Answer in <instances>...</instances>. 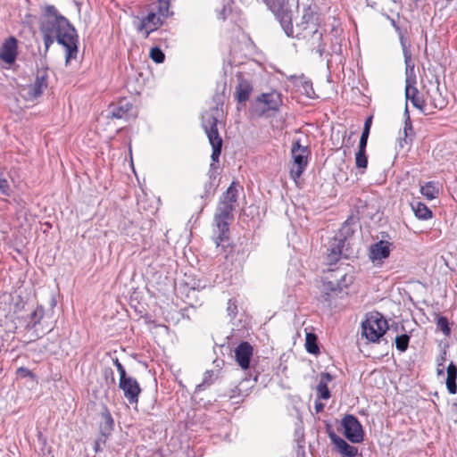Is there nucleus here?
Returning a JSON list of instances; mask_svg holds the SVG:
<instances>
[{
	"mask_svg": "<svg viewBox=\"0 0 457 457\" xmlns=\"http://www.w3.org/2000/svg\"><path fill=\"white\" fill-rule=\"evenodd\" d=\"M317 391L319 393V396L321 399L327 400L330 397V393L325 381H320L319 385L317 386Z\"/></svg>",
	"mask_w": 457,
	"mask_h": 457,
	"instance_id": "38",
	"label": "nucleus"
},
{
	"mask_svg": "<svg viewBox=\"0 0 457 457\" xmlns=\"http://www.w3.org/2000/svg\"><path fill=\"white\" fill-rule=\"evenodd\" d=\"M352 282L345 270L336 269L329 270L323 281L322 297L324 301L330 303L331 300L341 294Z\"/></svg>",
	"mask_w": 457,
	"mask_h": 457,
	"instance_id": "4",
	"label": "nucleus"
},
{
	"mask_svg": "<svg viewBox=\"0 0 457 457\" xmlns=\"http://www.w3.org/2000/svg\"><path fill=\"white\" fill-rule=\"evenodd\" d=\"M404 63H405V85L407 84H416V74H415V64L411 59V53L405 54Z\"/></svg>",
	"mask_w": 457,
	"mask_h": 457,
	"instance_id": "24",
	"label": "nucleus"
},
{
	"mask_svg": "<svg viewBox=\"0 0 457 457\" xmlns=\"http://www.w3.org/2000/svg\"><path fill=\"white\" fill-rule=\"evenodd\" d=\"M303 22L301 24H297V28H301L303 24L305 26L303 27V31H306L303 37H305L307 35H315L318 32V28L315 22L312 21L313 15L311 12H306L303 15Z\"/></svg>",
	"mask_w": 457,
	"mask_h": 457,
	"instance_id": "25",
	"label": "nucleus"
},
{
	"mask_svg": "<svg viewBox=\"0 0 457 457\" xmlns=\"http://www.w3.org/2000/svg\"><path fill=\"white\" fill-rule=\"evenodd\" d=\"M351 234L348 222L346 221L340 230V237H334L327 249L328 260L330 263L337 262L344 254L343 249L345 245L346 237Z\"/></svg>",
	"mask_w": 457,
	"mask_h": 457,
	"instance_id": "9",
	"label": "nucleus"
},
{
	"mask_svg": "<svg viewBox=\"0 0 457 457\" xmlns=\"http://www.w3.org/2000/svg\"><path fill=\"white\" fill-rule=\"evenodd\" d=\"M219 17L220 19H223V20L226 19V17H227V8L225 6L223 7L222 11L220 12Z\"/></svg>",
	"mask_w": 457,
	"mask_h": 457,
	"instance_id": "49",
	"label": "nucleus"
},
{
	"mask_svg": "<svg viewBox=\"0 0 457 457\" xmlns=\"http://www.w3.org/2000/svg\"><path fill=\"white\" fill-rule=\"evenodd\" d=\"M321 380H322V381H325V382H327V381H330V380H331V376H330V374H328V373H322V375H321Z\"/></svg>",
	"mask_w": 457,
	"mask_h": 457,
	"instance_id": "48",
	"label": "nucleus"
},
{
	"mask_svg": "<svg viewBox=\"0 0 457 457\" xmlns=\"http://www.w3.org/2000/svg\"><path fill=\"white\" fill-rule=\"evenodd\" d=\"M355 164L359 169H366L368 165V157L366 152L358 151L355 154Z\"/></svg>",
	"mask_w": 457,
	"mask_h": 457,
	"instance_id": "35",
	"label": "nucleus"
},
{
	"mask_svg": "<svg viewBox=\"0 0 457 457\" xmlns=\"http://www.w3.org/2000/svg\"><path fill=\"white\" fill-rule=\"evenodd\" d=\"M331 442L336 446L338 453L345 457H355L358 454V448L349 445L345 439L335 433L329 434Z\"/></svg>",
	"mask_w": 457,
	"mask_h": 457,
	"instance_id": "17",
	"label": "nucleus"
},
{
	"mask_svg": "<svg viewBox=\"0 0 457 457\" xmlns=\"http://www.w3.org/2000/svg\"><path fill=\"white\" fill-rule=\"evenodd\" d=\"M217 109H212L209 112H206L202 117V125L204 129V132L207 135L210 145L212 148V153L211 155L212 162L210 164L209 170V179L212 181L216 178V162H219L220 155L222 150V138L220 137L217 123L218 120L216 117Z\"/></svg>",
	"mask_w": 457,
	"mask_h": 457,
	"instance_id": "2",
	"label": "nucleus"
},
{
	"mask_svg": "<svg viewBox=\"0 0 457 457\" xmlns=\"http://www.w3.org/2000/svg\"><path fill=\"white\" fill-rule=\"evenodd\" d=\"M227 312L232 319L236 317V314L237 312V306L236 303L234 301H232L231 299L228 300V302Z\"/></svg>",
	"mask_w": 457,
	"mask_h": 457,
	"instance_id": "42",
	"label": "nucleus"
},
{
	"mask_svg": "<svg viewBox=\"0 0 457 457\" xmlns=\"http://www.w3.org/2000/svg\"><path fill=\"white\" fill-rule=\"evenodd\" d=\"M213 376H214L213 370L205 371L204 374L203 381H202V383H200L196 386L195 391L204 390L207 386L212 385L213 383Z\"/></svg>",
	"mask_w": 457,
	"mask_h": 457,
	"instance_id": "31",
	"label": "nucleus"
},
{
	"mask_svg": "<svg viewBox=\"0 0 457 457\" xmlns=\"http://www.w3.org/2000/svg\"><path fill=\"white\" fill-rule=\"evenodd\" d=\"M426 100H428V107L442 110L447 105V100L444 97L436 88L432 94H428ZM428 111L432 112V110L428 108Z\"/></svg>",
	"mask_w": 457,
	"mask_h": 457,
	"instance_id": "21",
	"label": "nucleus"
},
{
	"mask_svg": "<svg viewBox=\"0 0 457 457\" xmlns=\"http://www.w3.org/2000/svg\"><path fill=\"white\" fill-rule=\"evenodd\" d=\"M405 97L421 112L425 114L430 113V111H428V100L422 99L419 96V91L415 87V84L405 85Z\"/></svg>",
	"mask_w": 457,
	"mask_h": 457,
	"instance_id": "15",
	"label": "nucleus"
},
{
	"mask_svg": "<svg viewBox=\"0 0 457 457\" xmlns=\"http://www.w3.org/2000/svg\"><path fill=\"white\" fill-rule=\"evenodd\" d=\"M317 52L319 53L320 56H321L322 55V52H323V48L319 46L318 49H317Z\"/></svg>",
	"mask_w": 457,
	"mask_h": 457,
	"instance_id": "53",
	"label": "nucleus"
},
{
	"mask_svg": "<svg viewBox=\"0 0 457 457\" xmlns=\"http://www.w3.org/2000/svg\"><path fill=\"white\" fill-rule=\"evenodd\" d=\"M207 187H209V188H211V187H212V182H210V183H209V185H207V184H205V185H204V187H205V189H206V190H207Z\"/></svg>",
	"mask_w": 457,
	"mask_h": 457,
	"instance_id": "54",
	"label": "nucleus"
},
{
	"mask_svg": "<svg viewBox=\"0 0 457 457\" xmlns=\"http://www.w3.org/2000/svg\"><path fill=\"white\" fill-rule=\"evenodd\" d=\"M342 427L344 428V436L353 444H359L363 441L364 432L362 426L358 419L347 414L342 419Z\"/></svg>",
	"mask_w": 457,
	"mask_h": 457,
	"instance_id": "7",
	"label": "nucleus"
},
{
	"mask_svg": "<svg viewBox=\"0 0 457 457\" xmlns=\"http://www.w3.org/2000/svg\"><path fill=\"white\" fill-rule=\"evenodd\" d=\"M253 91V85L251 82L242 76H238V84L235 89L236 100L242 104L245 103Z\"/></svg>",
	"mask_w": 457,
	"mask_h": 457,
	"instance_id": "19",
	"label": "nucleus"
},
{
	"mask_svg": "<svg viewBox=\"0 0 457 457\" xmlns=\"http://www.w3.org/2000/svg\"><path fill=\"white\" fill-rule=\"evenodd\" d=\"M234 209L227 204L219 203L214 215V223L217 228L214 242L218 248L224 251L225 258H228V253L232 250L228 238V226L229 221L233 219Z\"/></svg>",
	"mask_w": 457,
	"mask_h": 457,
	"instance_id": "3",
	"label": "nucleus"
},
{
	"mask_svg": "<svg viewBox=\"0 0 457 457\" xmlns=\"http://www.w3.org/2000/svg\"><path fill=\"white\" fill-rule=\"evenodd\" d=\"M398 35H399L400 44H401V46H402V49H403V54L404 55L405 53H406V54H411V51L409 49L410 46L407 44L406 37H404V35L403 34L402 31L398 32Z\"/></svg>",
	"mask_w": 457,
	"mask_h": 457,
	"instance_id": "41",
	"label": "nucleus"
},
{
	"mask_svg": "<svg viewBox=\"0 0 457 457\" xmlns=\"http://www.w3.org/2000/svg\"><path fill=\"white\" fill-rule=\"evenodd\" d=\"M445 360V357H444V356H442V357H441V361H441V362H438V364H437V366H438V367H437V375H438V376L444 373V371H443V368L441 369L440 367H441V366H443V361H444Z\"/></svg>",
	"mask_w": 457,
	"mask_h": 457,
	"instance_id": "47",
	"label": "nucleus"
},
{
	"mask_svg": "<svg viewBox=\"0 0 457 457\" xmlns=\"http://www.w3.org/2000/svg\"><path fill=\"white\" fill-rule=\"evenodd\" d=\"M370 135V129H363L361 137L368 139Z\"/></svg>",
	"mask_w": 457,
	"mask_h": 457,
	"instance_id": "50",
	"label": "nucleus"
},
{
	"mask_svg": "<svg viewBox=\"0 0 457 457\" xmlns=\"http://www.w3.org/2000/svg\"><path fill=\"white\" fill-rule=\"evenodd\" d=\"M161 25V18L155 12H151L141 21L137 29L145 32V37H147L151 32L157 29Z\"/></svg>",
	"mask_w": 457,
	"mask_h": 457,
	"instance_id": "18",
	"label": "nucleus"
},
{
	"mask_svg": "<svg viewBox=\"0 0 457 457\" xmlns=\"http://www.w3.org/2000/svg\"><path fill=\"white\" fill-rule=\"evenodd\" d=\"M411 207L415 216L420 220H428L432 217V212L421 202L411 204Z\"/></svg>",
	"mask_w": 457,
	"mask_h": 457,
	"instance_id": "28",
	"label": "nucleus"
},
{
	"mask_svg": "<svg viewBox=\"0 0 457 457\" xmlns=\"http://www.w3.org/2000/svg\"><path fill=\"white\" fill-rule=\"evenodd\" d=\"M391 23H392V26L395 29V30H396L397 32H400V31H401V29H400L399 26H397V24L395 23V21L394 20H392Z\"/></svg>",
	"mask_w": 457,
	"mask_h": 457,
	"instance_id": "51",
	"label": "nucleus"
},
{
	"mask_svg": "<svg viewBox=\"0 0 457 457\" xmlns=\"http://www.w3.org/2000/svg\"><path fill=\"white\" fill-rule=\"evenodd\" d=\"M40 31L43 35L45 53L53 45L54 40L65 48V62L70 64L78 54V36L74 27L65 17L58 20H41Z\"/></svg>",
	"mask_w": 457,
	"mask_h": 457,
	"instance_id": "1",
	"label": "nucleus"
},
{
	"mask_svg": "<svg viewBox=\"0 0 457 457\" xmlns=\"http://www.w3.org/2000/svg\"><path fill=\"white\" fill-rule=\"evenodd\" d=\"M410 337L407 334H402L395 337V347L400 352H405L408 348Z\"/></svg>",
	"mask_w": 457,
	"mask_h": 457,
	"instance_id": "32",
	"label": "nucleus"
},
{
	"mask_svg": "<svg viewBox=\"0 0 457 457\" xmlns=\"http://www.w3.org/2000/svg\"><path fill=\"white\" fill-rule=\"evenodd\" d=\"M17 56V39L10 37L0 48V60L8 65H12Z\"/></svg>",
	"mask_w": 457,
	"mask_h": 457,
	"instance_id": "16",
	"label": "nucleus"
},
{
	"mask_svg": "<svg viewBox=\"0 0 457 457\" xmlns=\"http://www.w3.org/2000/svg\"><path fill=\"white\" fill-rule=\"evenodd\" d=\"M45 314L44 308L42 306H37L29 315V320L28 322L27 327L29 328H35L37 324L40 323V320L43 319Z\"/></svg>",
	"mask_w": 457,
	"mask_h": 457,
	"instance_id": "29",
	"label": "nucleus"
},
{
	"mask_svg": "<svg viewBox=\"0 0 457 457\" xmlns=\"http://www.w3.org/2000/svg\"><path fill=\"white\" fill-rule=\"evenodd\" d=\"M371 123H372V116H370V117H368L366 119V120L364 122V128L363 129H367L370 130Z\"/></svg>",
	"mask_w": 457,
	"mask_h": 457,
	"instance_id": "46",
	"label": "nucleus"
},
{
	"mask_svg": "<svg viewBox=\"0 0 457 457\" xmlns=\"http://www.w3.org/2000/svg\"><path fill=\"white\" fill-rule=\"evenodd\" d=\"M150 57L156 63H162L165 59L163 52L157 46L151 49Z\"/></svg>",
	"mask_w": 457,
	"mask_h": 457,
	"instance_id": "36",
	"label": "nucleus"
},
{
	"mask_svg": "<svg viewBox=\"0 0 457 457\" xmlns=\"http://www.w3.org/2000/svg\"><path fill=\"white\" fill-rule=\"evenodd\" d=\"M0 194L4 196H10L12 194L11 186L2 173H0Z\"/></svg>",
	"mask_w": 457,
	"mask_h": 457,
	"instance_id": "37",
	"label": "nucleus"
},
{
	"mask_svg": "<svg viewBox=\"0 0 457 457\" xmlns=\"http://www.w3.org/2000/svg\"><path fill=\"white\" fill-rule=\"evenodd\" d=\"M388 328L386 320L378 312L370 313L361 323V335L369 342L377 343Z\"/></svg>",
	"mask_w": 457,
	"mask_h": 457,
	"instance_id": "5",
	"label": "nucleus"
},
{
	"mask_svg": "<svg viewBox=\"0 0 457 457\" xmlns=\"http://www.w3.org/2000/svg\"><path fill=\"white\" fill-rule=\"evenodd\" d=\"M137 116L133 104L127 98H121L109 106L108 117L129 120Z\"/></svg>",
	"mask_w": 457,
	"mask_h": 457,
	"instance_id": "10",
	"label": "nucleus"
},
{
	"mask_svg": "<svg viewBox=\"0 0 457 457\" xmlns=\"http://www.w3.org/2000/svg\"><path fill=\"white\" fill-rule=\"evenodd\" d=\"M60 17H63L61 15L57 9L54 5H47L45 7L44 15L42 20H58Z\"/></svg>",
	"mask_w": 457,
	"mask_h": 457,
	"instance_id": "33",
	"label": "nucleus"
},
{
	"mask_svg": "<svg viewBox=\"0 0 457 457\" xmlns=\"http://www.w3.org/2000/svg\"><path fill=\"white\" fill-rule=\"evenodd\" d=\"M108 374L112 376V370L111 369L105 370V375H108ZM112 382L114 381V378L113 377H112Z\"/></svg>",
	"mask_w": 457,
	"mask_h": 457,
	"instance_id": "52",
	"label": "nucleus"
},
{
	"mask_svg": "<svg viewBox=\"0 0 457 457\" xmlns=\"http://www.w3.org/2000/svg\"><path fill=\"white\" fill-rule=\"evenodd\" d=\"M392 243L387 240H380L372 244L369 248V258L374 264H380L388 258Z\"/></svg>",
	"mask_w": 457,
	"mask_h": 457,
	"instance_id": "12",
	"label": "nucleus"
},
{
	"mask_svg": "<svg viewBox=\"0 0 457 457\" xmlns=\"http://www.w3.org/2000/svg\"><path fill=\"white\" fill-rule=\"evenodd\" d=\"M237 189L235 187V182H232L231 185L228 187L227 191L222 195L220 203L227 204L231 207L236 206L237 201Z\"/></svg>",
	"mask_w": 457,
	"mask_h": 457,
	"instance_id": "27",
	"label": "nucleus"
},
{
	"mask_svg": "<svg viewBox=\"0 0 457 457\" xmlns=\"http://www.w3.org/2000/svg\"><path fill=\"white\" fill-rule=\"evenodd\" d=\"M113 363L116 366L117 370H118V372L120 374V378H125V377L128 376L127 373H126L124 366L119 361L118 358H115L113 360Z\"/></svg>",
	"mask_w": 457,
	"mask_h": 457,
	"instance_id": "43",
	"label": "nucleus"
},
{
	"mask_svg": "<svg viewBox=\"0 0 457 457\" xmlns=\"http://www.w3.org/2000/svg\"><path fill=\"white\" fill-rule=\"evenodd\" d=\"M256 102L264 105L259 115H263L268 111H278L282 104L281 95L277 91L261 94L257 96Z\"/></svg>",
	"mask_w": 457,
	"mask_h": 457,
	"instance_id": "13",
	"label": "nucleus"
},
{
	"mask_svg": "<svg viewBox=\"0 0 457 457\" xmlns=\"http://www.w3.org/2000/svg\"><path fill=\"white\" fill-rule=\"evenodd\" d=\"M405 113L407 114V117L404 122L403 137L401 136L399 137V146L401 148H403L405 145H410L413 137V128L411 125L410 116L408 114L407 108L405 109Z\"/></svg>",
	"mask_w": 457,
	"mask_h": 457,
	"instance_id": "23",
	"label": "nucleus"
},
{
	"mask_svg": "<svg viewBox=\"0 0 457 457\" xmlns=\"http://www.w3.org/2000/svg\"><path fill=\"white\" fill-rule=\"evenodd\" d=\"M311 151L307 145H303L300 140H295L291 147V155L294 160L290 175L294 180L299 179L308 165Z\"/></svg>",
	"mask_w": 457,
	"mask_h": 457,
	"instance_id": "6",
	"label": "nucleus"
},
{
	"mask_svg": "<svg viewBox=\"0 0 457 457\" xmlns=\"http://www.w3.org/2000/svg\"><path fill=\"white\" fill-rule=\"evenodd\" d=\"M253 346L246 341L241 342L235 349V358L237 364L243 370L250 367V361L253 356Z\"/></svg>",
	"mask_w": 457,
	"mask_h": 457,
	"instance_id": "14",
	"label": "nucleus"
},
{
	"mask_svg": "<svg viewBox=\"0 0 457 457\" xmlns=\"http://www.w3.org/2000/svg\"><path fill=\"white\" fill-rule=\"evenodd\" d=\"M420 194L428 200L431 201L436 199L439 195L438 183L435 181H428L420 187Z\"/></svg>",
	"mask_w": 457,
	"mask_h": 457,
	"instance_id": "26",
	"label": "nucleus"
},
{
	"mask_svg": "<svg viewBox=\"0 0 457 457\" xmlns=\"http://www.w3.org/2000/svg\"><path fill=\"white\" fill-rule=\"evenodd\" d=\"M170 2L168 0H159L158 2V12L159 14L166 18L169 16Z\"/></svg>",
	"mask_w": 457,
	"mask_h": 457,
	"instance_id": "39",
	"label": "nucleus"
},
{
	"mask_svg": "<svg viewBox=\"0 0 457 457\" xmlns=\"http://www.w3.org/2000/svg\"><path fill=\"white\" fill-rule=\"evenodd\" d=\"M437 328L440 329L444 335L449 336L451 334V328L446 317L439 316L436 320Z\"/></svg>",
	"mask_w": 457,
	"mask_h": 457,
	"instance_id": "34",
	"label": "nucleus"
},
{
	"mask_svg": "<svg viewBox=\"0 0 457 457\" xmlns=\"http://www.w3.org/2000/svg\"><path fill=\"white\" fill-rule=\"evenodd\" d=\"M447 377L445 380L446 387L451 395H455L457 393V366L451 362L447 367Z\"/></svg>",
	"mask_w": 457,
	"mask_h": 457,
	"instance_id": "22",
	"label": "nucleus"
},
{
	"mask_svg": "<svg viewBox=\"0 0 457 457\" xmlns=\"http://www.w3.org/2000/svg\"><path fill=\"white\" fill-rule=\"evenodd\" d=\"M305 347L308 353H319V347L317 345V337L314 334L308 333L305 338Z\"/></svg>",
	"mask_w": 457,
	"mask_h": 457,
	"instance_id": "30",
	"label": "nucleus"
},
{
	"mask_svg": "<svg viewBox=\"0 0 457 457\" xmlns=\"http://www.w3.org/2000/svg\"><path fill=\"white\" fill-rule=\"evenodd\" d=\"M16 374L18 377L21 378H29L31 380H35V375L32 371L25 367H20L17 369Z\"/></svg>",
	"mask_w": 457,
	"mask_h": 457,
	"instance_id": "40",
	"label": "nucleus"
},
{
	"mask_svg": "<svg viewBox=\"0 0 457 457\" xmlns=\"http://www.w3.org/2000/svg\"><path fill=\"white\" fill-rule=\"evenodd\" d=\"M100 434L103 437H107L113 429V419L109 410L105 407L101 413Z\"/></svg>",
	"mask_w": 457,
	"mask_h": 457,
	"instance_id": "20",
	"label": "nucleus"
},
{
	"mask_svg": "<svg viewBox=\"0 0 457 457\" xmlns=\"http://www.w3.org/2000/svg\"><path fill=\"white\" fill-rule=\"evenodd\" d=\"M367 142H368V139L361 137L360 142H359L358 151L366 152Z\"/></svg>",
	"mask_w": 457,
	"mask_h": 457,
	"instance_id": "45",
	"label": "nucleus"
},
{
	"mask_svg": "<svg viewBox=\"0 0 457 457\" xmlns=\"http://www.w3.org/2000/svg\"><path fill=\"white\" fill-rule=\"evenodd\" d=\"M119 387L122 390L124 397L130 404H137L141 388L136 378L129 376L120 378Z\"/></svg>",
	"mask_w": 457,
	"mask_h": 457,
	"instance_id": "11",
	"label": "nucleus"
},
{
	"mask_svg": "<svg viewBox=\"0 0 457 457\" xmlns=\"http://www.w3.org/2000/svg\"><path fill=\"white\" fill-rule=\"evenodd\" d=\"M105 441H106V437H103L102 436H100V437H98L96 440L95 445H94V450L96 453H98L101 451V449H102L101 445H104Z\"/></svg>",
	"mask_w": 457,
	"mask_h": 457,
	"instance_id": "44",
	"label": "nucleus"
},
{
	"mask_svg": "<svg viewBox=\"0 0 457 457\" xmlns=\"http://www.w3.org/2000/svg\"><path fill=\"white\" fill-rule=\"evenodd\" d=\"M48 69L37 71L35 81L22 88V95L27 100H35L39 97L47 87Z\"/></svg>",
	"mask_w": 457,
	"mask_h": 457,
	"instance_id": "8",
	"label": "nucleus"
}]
</instances>
